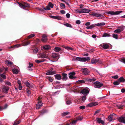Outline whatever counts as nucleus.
<instances>
[{
	"mask_svg": "<svg viewBox=\"0 0 125 125\" xmlns=\"http://www.w3.org/2000/svg\"><path fill=\"white\" fill-rule=\"evenodd\" d=\"M20 6L21 8L25 9L26 8L30 7V4L27 2H23L22 3L19 2L18 3Z\"/></svg>",
	"mask_w": 125,
	"mask_h": 125,
	"instance_id": "f257e3e1",
	"label": "nucleus"
},
{
	"mask_svg": "<svg viewBox=\"0 0 125 125\" xmlns=\"http://www.w3.org/2000/svg\"><path fill=\"white\" fill-rule=\"evenodd\" d=\"M90 89L87 87H86L83 89L80 92V93L85 95H87L89 93Z\"/></svg>",
	"mask_w": 125,
	"mask_h": 125,
	"instance_id": "f03ea898",
	"label": "nucleus"
},
{
	"mask_svg": "<svg viewBox=\"0 0 125 125\" xmlns=\"http://www.w3.org/2000/svg\"><path fill=\"white\" fill-rule=\"evenodd\" d=\"M90 59L89 57L87 58H80L79 57H77L76 58V59L77 61H80L85 62L88 60H90Z\"/></svg>",
	"mask_w": 125,
	"mask_h": 125,
	"instance_id": "7ed1b4c3",
	"label": "nucleus"
},
{
	"mask_svg": "<svg viewBox=\"0 0 125 125\" xmlns=\"http://www.w3.org/2000/svg\"><path fill=\"white\" fill-rule=\"evenodd\" d=\"M94 84V87L95 88H100L103 86V83L98 81L95 82Z\"/></svg>",
	"mask_w": 125,
	"mask_h": 125,
	"instance_id": "20e7f679",
	"label": "nucleus"
},
{
	"mask_svg": "<svg viewBox=\"0 0 125 125\" xmlns=\"http://www.w3.org/2000/svg\"><path fill=\"white\" fill-rule=\"evenodd\" d=\"M122 12V11H109L107 12L108 14L112 15H117Z\"/></svg>",
	"mask_w": 125,
	"mask_h": 125,
	"instance_id": "39448f33",
	"label": "nucleus"
},
{
	"mask_svg": "<svg viewBox=\"0 0 125 125\" xmlns=\"http://www.w3.org/2000/svg\"><path fill=\"white\" fill-rule=\"evenodd\" d=\"M97 62H98L100 63H101L102 62L101 60L98 59H93L91 60V63L92 64H96Z\"/></svg>",
	"mask_w": 125,
	"mask_h": 125,
	"instance_id": "423d86ee",
	"label": "nucleus"
},
{
	"mask_svg": "<svg viewBox=\"0 0 125 125\" xmlns=\"http://www.w3.org/2000/svg\"><path fill=\"white\" fill-rule=\"evenodd\" d=\"M117 119L119 122L125 124V117L122 116L121 117H118Z\"/></svg>",
	"mask_w": 125,
	"mask_h": 125,
	"instance_id": "0eeeda50",
	"label": "nucleus"
},
{
	"mask_svg": "<svg viewBox=\"0 0 125 125\" xmlns=\"http://www.w3.org/2000/svg\"><path fill=\"white\" fill-rule=\"evenodd\" d=\"M81 70L82 73L85 75H88L90 73V71L86 68H82Z\"/></svg>",
	"mask_w": 125,
	"mask_h": 125,
	"instance_id": "6e6552de",
	"label": "nucleus"
},
{
	"mask_svg": "<svg viewBox=\"0 0 125 125\" xmlns=\"http://www.w3.org/2000/svg\"><path fill=\"white\" fill-rule=\"evenodd\" d=\"M91 14L93 16L97 17L102 18L104 17L103 15L95 12H93Z\"/></svg>",
	"mask_w": 125,
	"mask_h": 125,
	"instance_id": "1a4fd4ad",
	"label": "nucleus"
},
{
	"mask_svg": "<svg viewBox=\"0 0 125 125\" xmlns=\"http://www.w3.org/2000/svg\"><path fill=\"white\" fill-rule=\"evenodd\" d=\"M75 73L74 72H72L69 73V78L70 79H72L76 78V77L74 76V75H75Z\"/></svg>",
	"mask_w": 125,
	"mask_h": 125,
	"instance_id": "9d476101",
	"label": "nucleus"
},
{
	"mask_svg": "<svg viewBox=\"0 0 125 125\" xmlns=\"http://www.w3.org/2000/svg\"><path fill=\"white\" fill-rule=\"evenodd\" d=\"M9 90V88L8 86H4L2 89V91L4 93H8Z\"/></svg>",
	"mask_w": 125,
	"mask_h": 125,
	"instance_id": "9b49d317",
	"label": "nucleus"
},
{
	"mask_svg": "<svg viewBox=\"0 0 125 125\" xmlns=\"http://www.w3.org/2000/svg\"><path fill=\"white\" fill-rule=\"evenodd\" d=\"M56 73L55 71H51L49 70H48L47 71V72L46 73V75H52L56 74Z\"/></svg>",
	"mask_w": 125,
	"mask_h": 125,
	"instance_id": "f8f14e48",
	"label": "nucleus"
},
{
	"mask_svg": "<svg viewBox=\"0 0 125 125\" xmlns=\"http://www.w3.org/2000/svg\"><path fill=\"white\" fill-rule=\"evenodd\" d=\"M98 104V103L97 102H93L89 104L86 105V107H92L93 106H95Z\"/></svg>",
	"mask_w": 125,
	"mask_h": 125,
	"instance_id": "ddd939ff",
	"label": "nucleus"
},
{
	"mask_svg": "<svg viewBox=\"0 0 125 125\" xmlns=\"http://www.w3.org/2000/svg\"><path fill=\"white\" fill-rule=\"evenodd\" d=\"M42 37L41 41L42 42H45L47 41L48 39L46 35H43Z\"/></svg>",
	"mask_w": 125,
	"mask_h": 125,
	"instance_id": "4468645a",
	"label": "nucleus"
},
{
	"mask_svg": "<svg viewBox=\"0 0 125 125\" xmlns=\"http://www.w3.org/2000/svg\"><path fill=\"white\" fill-rule=\"evenodd\" d=\"M5 63L7 65H13V63L10 61L9 60H6L5 61Z\"/></svg>",
	"mask_w": 125,
	"mask_h": 125,
	"instance_id": "2eb2a0df",
	"label": "nucleus"
},
{
	"mask_svg": "<svg viewBox=\"0 0 125 125\" xmlns=\"http://www.w3.org/2000/svg\"><path fill=\"white\" fill-rule=\"evenodd\" d=\"M50 17L52 18L57 19L58 20H60L62 19V17L60 16H51Z\"/></svg>",
	"mask_w": 125,
	"mask_h": 125,
	"instance_id": "dca6fc26",
	"label": "nucleus"
},
{
	"mask_svg": "<svg viewBox=\"0 0 125 125\" xmlns=\"http://www.w3.org/2000/svg\"><path fill=\"white\" fill-rule=\"evenodd\" d=\"M42 104L41 102H38V104L36 105V109H39L42 106Z\"/></svg>",
	"mask_w": 125,
	"mask_h": 125,
	"instance_id": "f3484780",
	"label": "nucleus"
},
{
	"mask_svg": "<svg viewBox=\"0 0 125 125\" xmlns=\"http://www.w3.org/2000/svg\"><path fill=\"white\" fill-rule=\"evenodd\" d=\"M82 12L83 13H88L91 11L90 10L85 8L82 9Z\"/></svg>",
	"mask_w": 125,
	"mask_h": 125,
	"instance_id": "a211bd4d",
	"label": "nucleus"
},
{
	"mask_svg": "<svg viewBox=\"0 0 125 125\" xmlns=\"http://www.w3.org/2000/svg\"><path fill=\"white\" fill-rule=\"evenodd\" d=\"M30 41H26L23 42L22 45L23 46H26L29 44L30 43Z\"/></svg>",
	"mask_w": 125,
	"mask_h": 125,
	"instance_id": "6ab92c4d",
	"label": "nucleus"
},
{
	"mask_svg": "<svg viewBox=\"0 0 125 125\" xmlns=\"http://www.w3.org/2000/svg\"><path fill=\"white\" fill-rule=\"evenodd\" d=\"M102 47L104 49H107L109 47V46L107 44L105 43L103 45Z\"/></svg>",
	"mask_w": 125,
	"mask_h": 125,
	"instance_id": "aec40b11",
	"label": "nucleus"
},
{
	"mask_svg": "<svg viewBox=\"0 0 125 125\" xmlns=\"http://www.w3.org/2000/svg\"><path fill=\"white\" fill-rule=\"evenodd\" d=\"M54 76L56 79L60 80L61 79V76L60 74H56L54 75Z\"/></svg>",
	"mask_w": 125,
	"mask_h": 125,
	"instance_id": "412c9836",
	"label": "nucleus"
},
{
	"mask_svg": "<svg viewBox=\"0 0 125 125\" xmlns=\"http://www.w3.org/2000/svg\"><path fill=\"white\" fill-rule=\"evenodd\" d=\"M25 84L27 87L30 88H31L32 87V85L31 84H30L28 82H27L25 83Z\"/></svg>",
	"mask_w": 125,
	"mask_h": 125,
	"instance_id": "4be33fe9",
	"label": "nucleus"
},
{
	"mask_svg": "<svg viewBox=\"0 0 125 125\" xmlns=\"http://www.w3.org/2000/svg\"><path fill=\"white\" fill-rule=\"evenodd\" d=\"M67 74L66 73H62V75L63 77V80H66L67 79Z\"/></svg>",
	"mask_w": 125,
	"mask_h": 125,
	"instance_id": "5701e85b",
	"label": "nucleus"
},
{
	"mask_svg": "<svg viewBox=\"0 0 125 125\" xmlns=\"http://www.w3.org/2000/svg\"><path fill=\"white\" fill-rule=\"evenodd\" d=\"M21 45L20 44H17L14 45L13 46H11V47H9V49H10L11 48H13V49H14L15 48H17L19 47Z\"/></svg>",
	"mask_w": 125,
	"mask_h": 125,
	"instance_id": "b1692460",
	"label": "nucleus"
},
{
	"mask_svg": "<svg viewBox=\"0 0 125 125\" xmlns=\"http://www.w3.org/2000/svg\"><path fill=\"white\" fill-rule=\"evenodd\" d=\"M45 60L44 59H42L41 60H35V62L37 63H39L41 62H43Z\"/></svg>",
	"mask_w": 125,
	"mask_h": 125,
	"instance_id": "393cba45",
	"label": "nucleus"
},
{
	"mask_svg": "<svg viewBox=\"0 0 125 125\" xmlns=\"http://www.w3.org/2000/svg\"><path fill=\"white\" fill-rule=\"evenodd\" d=\"M85 79L86 81L90 82L94 81H95L96 80L94 78H92V79H89L88 78H85Z\"/></svg>",
	"mask_w": 125,
	"mask_h": 125,
	"instance_id": "a878e982",
	"label": "nucleus"
},
{
	"mask_svg": "<svg viewBox=\"0 0 125 125\" xmlns=\"http://www.w3.org/2000/svg\"><path fill=\"white\" fill-rule=\"evenodd\" d=\"M61 50V49L60 48L58 47H56L54 49V51L56 52H58L60 51Z\"/></svg>",
	"mask_w": 125,
	"mask_h": 125,
	"instance_id": "bb28decb",
	"label": "nucleus"
},
{
	"mask_svg": "<svg viewBox=\"0 0 125 125\" xmlns=\"http://www.w3.org/2000/svg\"><path fill=\"white\" fill-rule=\"evenodd\" d=\"M118 80L120 83L121 82L123 83L125 81V79L122 77H120Z\"/></svg>",
	"mask_w": 125,
	"mask_h": 125,
	"instance_id": "cd10ccee",
	"label": "nucleus"
},
{
	"mask_svg": "<svg viewBox=\"0 0 125 125\" xmlns=\"http://www.w3.org/2000/svg\"><path fill=\"white\" fill-rule=\"evenodd\" d=\"M50 48V47L48 45H46L43 46V48L46 50H48Z\"/></svg>",
	"mask_w": 125,
	"mask_h": 125,
	"instance_id": "c85d7f7f",
	"label": "nucleus"
},
{
	"mask_svg": "<svg viewBox=\"0 0 125 125\" xmlns=\"http://www.w3.org/2000/svg\"><path fill=\"white\" fill-rule=\"evenodd\" d=\"M29 66L28 67V68L29 69V70L30 71H32V69L30 68L33 66V63H31L30 62H29Z\"/></svg>",
	"mask_w": 125,
	"mask_h": 125,
	"instance_id": "c756f323",
	"label": "nucleus"
},
{
	"mask_svg": "<svg viewBox=\"0 0 125 125\" xmlns=\"http://www.w3.org/2000/svg\"><path fill=\"white\" fill-rule=\"evenodd\" d=\"M105 24V23L104 22H101L96 24L95 25L98 26H101L104 25Z\"/></svg>",
	"mask_w": 125,
	"mask_h": 125,
	"instance_id": "7c9ffc66",
	"label": "nucleus"
},
{
	"mask_svg": "<svg viewBox=\"0 0 125 125\" xmlns=\"http://www.w3.org/2000/svg\"><path fill=\"white\" fill-rule=\"evenodd\" d=\"M42 57L43 58L48 59H49L50 60V58H49L48 56V55L47 54H44L43 53H42Z\"/></svg>",
	"mask_w": 125,
	"mask_h": 125,
	"instance_id": "2f4dec72",
	"label": "nucleus"
},
{
	"mask_svg": "<svg viewBox=\"0 0 125 125\" xmlns=\"http://www.w3.org/2000/svg\"><path fill=\"white\" fill-rule=\"evenodd\" d=\"M13 73L14 74H17L18 73V70L16 69H13L12 70Z\"/></svg>",
	"mask_w": 125,
	"mask_h": 125,
	"instance_id": "473e14b6",
	"label": "nucleus"
},
{
	"mask_svg": "<svg viewBox=\"0 0 125 125\" xmlns=\"http://www.w3.org/2000/svg\"><path fill=\"white\" fill-rule=\"evenodd\" d=\"M95 27V26L94 24H92L90 26H87L86 27V28L87 29H91L92 28L94 27Z\"/></svg>",
	"mask_w": 125,
	"mask_h": 125,
	"instance_id": "72a5a7b5",
	"label": "nucleus"
},
{
	"mask_svg": "<svg viewBox=\"0 0 125 125\" xmlns=\"http://www.w3.org/2000/svg\"><path fill=\"white\" fill-rule=\"evenodd\" d=\"M87 95H83L82 97V100L83 102H84L86 99V96Z\"/></svg>",
	"mask_w": 125,
	"mask_h": 125,
	"instance_id": "f704fd0d",
	"label": "nucleus"
},
{
	"mask_svg": "<svg viewBox=\"0 0 125 125\" xmlns=\"http://www.w3.org/2000/svg\"><path fill=\"white\" fill-rule=\"evenodd\" d=\"M120 83L118 80H117L116 81H115L113 83V84L115 85H118Z\"/></svg>",
	"mask_w": 125,
	"mask_h": 125,
	"instance_id": "c9c22d12",
	"label": "nucleus"
},
{
	"mask_svg": "<svg viewBox=\"0 0 125 125\" xmlns=\"http://www.w3.org/2000/svg\"><path fill=\"white\" fill-rule=\"evenodd\" d=\"M35 36V35L34 34H32L28 36L27 39H28L30 38H31L34 37Z\"/></svg>",
	"mask_w": 125,
	"mask_h": 125,
	"instance_id": "e433bc0d",
	"label": "nucleus"
},
{
	"mask_svg": "<svg viewBox=\"0 0 125 125\" xmlns=\"http://www.w3.org/2000/svg\"><path fill=\"white\" fill-rule=\"evenodd\" d=\"M63 47L65 49L67 50H73V49L71 48V47H70L68 46H63Z\"/></svg>",
	"mask_w": 125,
	"mask_h": 125,
	"instance_id": "4c0bfd02",
	"label": "nucleus"
},
{
	"mask_svg": "<svg viewBox=\"0 0 125 125\" xmlns=\"http://www.w3.org/2000/svg\"><path fill=\"white\" fill-rule=\"evenodd\" d=\"M70 113V112H65L63 113L62 114V116H64L66 115L69 114Z\"/></svg>",
	"mask_w": 125,
	"mask_h": 125,
	"instance_id": "58836bf2",
	"label": "nucleus"
},
{
	"mask_svg": "<svg viewBox=\"0 0 125 125\" xmlns=\"http://www.w3.org/2000/svg\"><path fill=\"white\" fill-rule=\"evenodd\" d=\"M113 115H111L108 117V120L110 121H111L112 120Z\"/></svg>",
	"mask_w": 125,
	"mask_h": 125,
	"instance_id": "ea45409f",
	"label": "nucleus"
},
{
	"mask_svg": "<svg viewBox=\"0 0 125 125\" xmlns=\"http://www.w3.org/2000/svg\"><path fill=\"white\" fill-rule=\"evenodd\" d=\"M20 120L17 121L16 120L14 122V123L13 124V125H17L19 124L20 122Z\"/></svg>",
	"mask_w": 125,
	"mask_h": 125,
	"instance_id": "a19ab883",
	"label": "nucleus"
},
{
	"mask_svg": "<svg viewBox=\"0 0 125 125\" xmlns=\"http://www.w3.org/2000/svg\"><path fill=\"white\" fill-rule=\"evenodd\" d=\"M58 55L56 53H53L52 54V56L53 58H55L58 56Z\"/></svg>",
	"mask_w": 125,
	"mask_h": 125,
	"instance_id": "79ce46f5",
	"label": "nucleus"
},
{
	"mask_svg": "<svg viewBox=\"0 0 125 125\" xmlns=\"http://www.w3.org/2000/svg\"><path fill=\"white\" fill-rule=\"evenodd\" d=\"M110 36V35L109 34L106 33L104 34L102 36V37H106V36L109 37Z\"/></svg>",
	"mask_w": 125,
	"mask_h": 125,
	"instance_id": "37998d69",
	"label": "nucleus"
},
{
	"mask_svg": "<svg viewBox=\"0 0 125 125\" xmlns=\"http://www.w3.org/2000/svg\"><path fill=\"white\" fill-rule=\"evenodd\" d=\"M83 119V117L82 116H78L77 117L76 120L77 121L81 120Z\"/></svg>",
	"mask_w": 125,
	"mask_h": 125,
	"instance_id": "c03bdc74",
	"label": "nucleus"
},
{
	"mask_svg": "<svg viewBox=\"0 0 125 125\" xmlns=\"http://www.w3.org/2000/svg\"><path fill=\"white\" fill-rule=\"evenodd\" d=\"M113 37L116 39H117L118 38V35L114 34H113Z\"/></svg>",
	"mask_w": 125,
	"mask_h": 125,
	"instance_id": "a18cd8bd",
	"label": "nucleus"
},
{
	"mask_svg": "<svg viewBox=\"0 0 125 125\" xmlns=\"http://www.w3.org/2000/svg\"><path fill=\"white\" fill-rule=\"evenodd\" d=\"M64 25L65 26H66L67 27H71L72 26L71 25L68 23H66L64 24Z\"/></svg>",
	"mask_w": 125,
	"mask_h": 125,
	"instance_id": "49530a36",
	"label": "nucleus"
},
{
	"mask_svg": "<svg viewBox=\"0 0 125 125\" xmlns=\"http://www.w3.org/2000/svg\"><path fill=\"white\" fill-rule=\"evenodd\" d=\"M60 6L62 9H64L65 8V4L63 3H61Z\"/></svg>",
	"mask_w": 125,
	"mask_h": 125,
	"instance_id": "de8ad7c7",
	"label": "nucleus"
},
{
	"mask_svg": "<svg viewBox=\"0 0 125 125\" xmlns=\"http://www.w3.org/2000/svg\"><path fill=\"white\" fill-rule=\"evenodd\" d=\"M43 8L45 10H50V8L49 6H47L46 7H43Z\"/></svg>",
	"mask_w": 125,
	"mask_h": 125,
	"instance_id": "09e8293b",
	"label": "nucleus"
},
{
	"mask_svg": "<svg viewBox=\"0 0 125 125\" xmlns=\"http://www.w3.org/2000/svg\"><path fill=\"white\" fill-rule=\"evenodd\" d=\"M48 5L50 7L52 8L53 7V5L51 2H49V3Z\"/></svg>",
	"mask_w": 125,
	"mask_h": 125,
	"instance_id": "8fccbe9b",
	"label": "nucleus"
},
{
	"mask_svg": "<svg viewBox=\"0 0 125 125\" xmlns=\"http://www.w3.org/2000/svg\"><path fill=\"white\" fill-rule=\"evenodd\" d=\"M38 57L39 58H42V53H40L38 54Z\"/></svg>",
	"mask_w": 125,
	"mask_h": 125,
	"instance_id": "3c124183",
	"label": "nucleus"
},
{
	"mask_svg": "<svg viewBox=\"0 0 125 125\" xmlns=\"http://www.w3.org/2000/svg\"><path fill=\"white\" fill-rule=\"evenodd\" d=\"M117 107L118 108L120 109H122L123 108V105H117Z\"/></svg>",
	"mask_w": 125,
	"mask_h": 125,
	"instance_id": "603ef678",
	"label": "nucleus"
},
{
	"mask_svg": "<svg viewBox=\"0 0 125 125\" xmlns=\"http://www.w3.org/2000/svg\"><path fill=\"white\" fill-rule=\"evenodd\" d=\"M5 83L7 85L9 86H11V83L9 82L8 81H5Z\"/></svg>",
	"mask_w": 125,
	"mask_h": 125,
	"instance_id": "864d4df0",
	"label": "nucleus"
},
{
	"mask_svg": "<svg viewBox=\"0 0 125 125\" xmlns=\"http://www.w3.org/2000/svg\"><path fill=\"white\" fill-rule=\"evenodd\" d=\"M0 76L4 79H6V76L4 74H0Z\"/></svg>",
	"mask_w": 125,
	"mask_h": 125,
	"instance_id": "5fc2aeb1",
	"label": "nucleus"
},
{
	"mask_svg": "<svg viewBox=\"0 0 125 125\" xmlns=\"http://www.w3.org/2000/svg\"><path fill=\"white\" fill-rule=\"evenodd\" d=\"M78 82L79 83H85V82L83 80H80L78 81Z\"/></svg>",
	"mask_w": 125,
	"mask_h": 125,
	"instance_id": "6e6d98bb",
	"label": "nucleus"
},
{
	"mask_svg": "<svg viewBox=\"0 0 125 125\" xmlns=\"http://www.w3.org/2000/svg\"><path fill=\"white\" fill-rule=\"evenodd\" d=\"M96 119H97V122L99 123H100L101 121L102 120L101 118H97Z\"/></svg>",
	"mask_w": 125,
	"mask_h": 125,
	"instance_id": "4d7b16f0",
	"label": "nucleus"
},
{
	"mask_svg": "<svg viewBox=\"0 0 125 125\" xmlns=\"http://www.w3.org/2000/svg\"><path fill=\"white\" fill-rule=\"evenodd\" d=\"M114 32L115 33H119L121 32V31L120 29H118L115 30L114 31Z\"/></svg>",
	"mask_w": 125,
	"mask_h": 125,
	"instance_id": "13d9d810",
	"label": "nucleus"
},
{
	"mask_svg": "<svg viewBox=\"0 0 125 125\" xmlns=\"http://www.w3.org/2000/svg\"><path fill=\"white\" fill-rule=\"evenodd\" d=\"M77 120H73L72 121V123H71V124L72 125H73L75 124L77 122Z\"/></svg>",
	"mask_w": 125,
	"mask_h": 125,
	"instance_id": "bf43d9fd",
	"label": "nucleus"
},
{
	"mask_svg": "<svg viewBox=\"0 0 125 125\" xmlns=\"http://www.w3.org/2000/svg\"><path fill=\"white\" fill-rule=\"evenodd\" d=\"M48 80H49V81H50L51 82H52L53 81V79L51 77H49L48 78Z\"/></svg>",
	"mask_w": 125,
	"mask_h": 125,
	"instance_id": "052dcab7",
	"label": "nucleus"
},
{
	"mask_svg": "<svg viewBox=\"0 0 125 125\" xmlns=\"http://www.w3.org/2000/svg\"><path fill=\"white\" fill-rule=\"evenodd\" d=\"M42 97L41 96H39L37 99V100L38 101V102H41V100L42 99Z\"/></svg>",
	"mask_w": 125,
	"mask_h": 125,
	"instance_id": "680f3d73",
	"label": "nucleus"
},
{
	"mask_svg": "<svg viewBox=\"0 0 125 125\" xmlns=\"http://www.w3.org/2000/svg\"><path fill=\"white\" fill-rule=\"evenodd\" d=\"M112 78L114 79H117L118 78V76L117 75L113 76H112Z\"/></svg>",
	"mask_w": 125,
	"mask_h": 125,
	"instance_id": "e2e57ef3",
	"label": "nucleus"
},
{
	"mask_svg": "<svg viewBox=\"0 0 125 125\" xmlns=\"http://www.w3.org/2000/svg\"><path fill=\"white\" fill-rule=\"evenodd\" d=\"M38 51V50L37 49H34L33 51V52L35 53H37Z\"/></svg>",
	"mask_w": 125,
	"mask_h": 125,
	"instance_id": "0e129e2a",
	"label": "nucleus"
},
{
	"mask_svg": "<svg viewBox=\"0 0 125 125\" xmlns=\"http://www.w3.org/2000/svg\"><path fill=\"white\" fill-rule=\"evenodd\" d=\"M124 26H122L119 28V29H120V30L121 31V32L123 31L124 30L123 28Z\"/></svg>",
	"mask_w": 125,
	"mask_h": 125,
	"instance_id": "69168bd1",
	"label": "nucleus"
},
{
	"mask_svg": "<svg viewBox=\"0 0 125 125\" xmlns=\"http://www.w3.org/2000/svg\"><path fill=\"white\" fill-rule=\"evenodd\" d=\"M79 108L80 109H82L83 110L85 108V106L84 105H83L81 106H80L79 107Z\"/></svg>",
	"mask_w": 125,
	"mask_h": 125,
	"instance_id": "338daca9",
	"label": "nucleus"
},
{
	"mask_svg": "<svg viewBox=\"0 0 125 125\" xmlns=\"http://www.w3.org/2000/svg\"><path fill=\"white\" fill-rule=\"evenodd\" d=\"M121 61L125 64V58L122 59Z\"/></svg>",
	"mask_w": 125,
	"mask_h": 125,
	"instance_id": "774afa93",
	"label": "nucleus"
}]
</instances>
